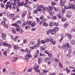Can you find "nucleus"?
Here are the masks:
<instances>
[{
  "label": "nucleus",
  "instance_id": "18",
  "mask_svg": "<svg viewBox=\"0 0 75 75\" xmlns=\"http://www.w3.org/2000/svg\"><path fill=\"white\" fill-rule=\"evenodd\" d=\"M74 6V5L73 4H70L69 6V7L70 8H72V9L75 10V5Z\"/></svg>",
  "mask_w": 75,
  "mask_h": 75
},
{
  "label": "nucleus",
  "instance_id": "19",
  "mask_svg": "<svg viewBox=\"0 0 75 75\" xmlns=\"http://www.w3.org/2000/svg\"><path fill=\"white\" fill-rule=\"evenodd\" d=\"M69 24L68 23L66 22L64 24V27L66 28V27H68V26H69Z\"/></svg>",
  "mask_w": 75,
  "mask_h": 75
},
{
  "label": "nucleus",
  "instance_id": "44",
  "mask_svg": "<svg viewBox=\"0 0 75 75\" xmlns=\"http://www.w3.org/2000/svg\"><path fill=\"white\" fill-rule=\"evenodd\" d=\"M48 55L50 57V58H51V57H53L52 54L50 53H48Z\"/></svg>",
  "mask_w": 75,
  "mask_h": 75
},
{
  "label": "nucleus",
  "instance_id": "55",
  "mask_svg": "<svg viewBox=\"0 0 75 75\" xmlns=\"http://www.w3.org/2000/svg\"><path fill=\"white\" fill-rule=\"evenodd\" d=\"M9 16L10 17H13L14 16V15L13 14H10L9 15Z\"/></svg>",
  "mask_w": 75,
  "mask_h": 75
},
{
  "label": "nucleus",
  "instance_id": "63",
  "mask_svg": "<svg viewBox=\"0 0 75 75\" xmlns=\"http://www.w3.org/2000/svg\"><path fill=\"white\" fill-rule=\"evenodd\" d=\"M35 53L37 54H39V50H36L35 51Z\"/></svg>",
  "mask_w": 75,
  "mask_h": 75
},
{
  "label": "nucleus",
  "instance_id": "53",
  "mask_svg": "<svg viewBox=\"0 0 75 75\" xmlns=\"http://www.w3.org/2000/svg\"><path fill=\"white\" fill-rule=\"evenodd\" d=\"M3 40H0V45H1L3 44Z\"/></svg>",
  "mask_w": 75,
  "mask_h": 75
},
{
  "label": "nucleus",
  "instance_id": "58",
  "mask_svg": "<svg viewBox=\"0 0 75 75\" xmlns=\"http://www.w3.org/2000/svg\"><path fill=\"white\" fill-rule=\"evenodd\" d=\"M71 44H75V40H72L71 41Z\"/></svg>",
  "mask_w": 75,
  "mask_h": 75
},
{
  "label": "nucleus",
  "instance_id": "23",
  "mask_svg": "<svg viewBox=\"0 0 75 75\" xmlns=\"http://www.w3.org/2000/svg\"><path fill=\"white\" fill-rule=\"evenodd\" d=\"M8 50H6V51H4L3 52V54L5 56H7V52H8Z\"/></svg>",
  "mask_w": 75,
  "mask_h": 75
},
{
  "label": "nucleus",
  "instance_id": "33",
  "mask_svg": "<svg viewBox=\"0 0 75 75\" xmlns=\"http://www.w3.org/2000/svg\"><path fill=\"white\" fill-rule=\"evenodd\" d=\"M46 21H47V19H46V18H44L43 20H42L43 24L45 23Z\"/></svg>",
  "mask_w": 75,
  "mask_h": 75
},
{
  "label": "nucleus",
  "instance_id": "8",
  "mask_svg": "<svg viewBox=\"0 0 75 75\" xmlns=\"http://www.w3.org/2000/svg\"><path fill=\"white\" fill-rule=\"evenodd\" d=\"M1 37L3 40H6V34L5 33H3L1 34Z\"/></svg>",
  "mask_w": 75,
  "mask_h": 75
},
{
  "label": "nucleus",
  "instance_id": "13",
  "mask_svg": "<svg viewBox=\"0 0 75 75\" xmlns=\"http://www.w3.org/2000/svg\"><path fill=\"white\" fill-rule=\"evenodd\" d=\"M13 47L14 50H16V51H18V50H20V49H19V47L17 45H14L13 46Z\"/></svg>",
  "mask_w": 75,
  "mask_h": 75
},
{
  "label": "nucleus",
  "instance_id": "17",
  "mask_svg": "<svg viewBox=\"0 0 75 75\" xmlns=\"http://www.w3.org/2000/svg\"><path fill=\"white\" fill-rule=\"evenodd\" d=\"M66 35H68V38L70 40H71L72 37V35L71 34H69L68 35V33H66Z\"/></svg>",
  "mask_w": 75,
  "mask_h": 75
},
{
  "label": "nucleus",
  "instance_id": "52",
  "mask_svg": "<svg viewBox=\"0 0 75 75\" xmlns=\"http://www.w3.org/2000/svg\"><path fill=\"white\" fill-rule=\"evenodd\" d=\"M65 9H63L62 11V14H64V13H65Z\"/></svg>",
  "mask_w": 75,
  "mask_h": 75
},
{
  "label": "nucleus",
  "instance_id": "29",
  "mask_svg": "<svg viewBox=\"0 0 75 75\" xmlns=\"http://www.w3.org/2000/svg\"><path fill=\"white\" fill-rule=\"evenodd\" d=\"M35 24H36V23L35 22H33L31 25L32 27H34L35 25Z\"/></svg>",
  "mask_w": 75,
  "mask_h": 75
},
{
  "label": "nucleus",
  "instance_id": "36",
  "mask_svg": "<svg viewBox=\"0 0 75 75\" xmlns=\"http://www.w3.org/2000/svg\"><path fill=\"white\" fill-rule=\"evenodd\" d=\"M48 25V24L47 23H43V26H45V27H47Z\"/></svg>",
  "mask_w": 75,
  "mask_h": 75
},
{
  "label": "nucleus",
  "instance_id": "40",
  "mask_svg": "<svg viewBox=\"0 0 75 75\" xmlns=\"http://www.w3.org/2000/svg\"><path fill=\"white\" fill-rule=\"evenodd\" d=\"M48 72V70H42V72L43 73H44H44H46V74H47Z\"/></svg>",
  "mask_w": 75,
  "mask_h": 75
},
{
  "label": "nucleus",
  "instance_id": "9",
  "mask_svg": "<svg viewBox=\"0 0 75 75\" xmlns=\"http://www.w3.org/2000/svg\"><path fill=\"white\" fill-rule=\"evenodd\" d=\"M50 34L52 35L55 34H56V31L54 29L52 30L50 29Z\"/></svg>",
  "mask_w": 75,
  "mask_h": 75
},
{
  "label": "nucleus",
  "instance_id": "51",
  "mask_svg": "<svg viewBox=\"0 0 75 75\" xmlns=\"http://www.w3.org/2000/svg\"><path fill=\"white\" fill-rule=\"evenodd\" d=\"M44 7V5H40L39 8H42Z\"/></svg>",
  "mask_w": 75,
  "mask_h": 75
},
{
  "label": "nucleus",
  "instance_id": "37",
  "mask_svg": "<svg viewBox=\"0 0 75 75\" xmlns=\"http://www.w3.org/2000/svg\"><path fill=\"white\" fill-rule=\"evenodd\" d=\"M52 19H53V20H57V18L55 16H53L52 17Z\"/></svg>",
  "mask_w": 75,
  "mask_h": 75
},
{
  "label": "nucleus",
  "instance_id": "22",
  "mask_svg": "<svg viewBox=\"0 0 75 75\" xmlns=\"http://www.w3.org/2000/svg\"><path fill=\"white\" fill-rule=\"evenodd\" d=\"M18 59V57H14L13 60H12L13 62H16L17 60Z\"/></svg>",
  "mask_w": 75,
  "mask_h": 75
},
{
  "label": "nucleus",
  "instance_id": "14",
  "mask_svg": "<svg viewBox=\"0 0 75 75\" xmlns=\"http://www.w3.org/2000/svg\"><path fill=\"white\" fill-rule=\"evenodd\" d=\"M6 21H7V19H6V18H3L2 19V21L1 23V24H2V25H4V24Z\"/></svg>",
  "mask_w": 75,
  "mask_h": 75
},
{
  "label": "nucleus",
  "instance_id": "28",
  "mask_svg": "<svg viewBox=\"0 0 75 75\" xmlns=\"http://www.w3.org/2000/svg\"><path fill=\"white\" fill-rule=\"evenodd\" d=\"M21 20H19L17 21L16 23H15V24H21Z\"/></svg>",
  "mask_w": 75,
  "mask_h": 75
},
{
  "label": "nucleus",
  "instance_id": "11",
  "mask_svg": "<svg viewBox=\"0 0 75 75\" xmlns=\"http://www.w3.org/2000/svg\"><path fill=\"white\" fill-rule=\"evenodd\" d=\"M57 16L58 18H59V19H61V18L62 17H63L64 16V15L62 13L57 14Z\"/></svg>",
  "mask_w": 75,
  "mask_h": 75
},
{
  "label": "nucleus",
  "instance_id": "24",
  "mask_svg": "<svg viewBox=\"0 0 75 75\" xmlns=\"http://www.w3.org/2000/svg\"><path fill=\"white\" fill-rule=\"evenodd\" d=\"M54 25L56 27L58 26V25H59V23H58V22H54Z\"/></svg>",
  "mask_w": 75,
  "mask_h": 75
},
{
  "label": "nucleus",
  "instance_id": "41",
  "mask_svg": "<svg viewBox=\"0 0 75 75\" xmlns=\"http://www.w3.org/2000/svg\"><path fill=\"white\" fill-rule=\"evenodd\" d=\"M50 33H51V29H50L47 31L46 33L47 34H50Z\"/></svg>",
  "mask_w": 75,
  "mask_h": 75
},
{
  "label": "nucleus",
  "instance_id": "42",
  "mask_svg": "<svg viewBox=\"0 0 75 75\" xmlns=\"http://www.w3.org/2000/svg\"><path fill=\"white\" fill-rule=\"evenodd\" d=\"M18 36H15V38L13 39L14 41H16L17 40V39L18 38Z\"/></svg>",
  "mask_w": 75,
  "mask_h": 75
},
{
  "label": "nucleus",
  "instance_id": "7",
  "mask_svg": "<svg viewBox=\"0 0 75 75\" xmlns=\"http://www.w3.org/2000/svg\"><path fill=\"white\" fill-rule=\"evenodd\" d=\"M28 49L27 48L25 50V52H27V53H28V54H26L25 56V57L26 60H28Z\"/></svg>",
  "mask_w": 75,
  "mask_h": 75
},
{
  "label": "nucleus",
  "instance_id": "46",
  "mask_svg": "<svg viewBox=\"0 0 75 75\" xmlns=\"http://www.w3.org/2000/svg\"><path fill=\"white\" fill-rule=\"evenodd\" d=\"M42 8V10H43V11H45V10H48V9L47 8H46V7H43Z\"/></svg>",
  "mask_w": 75,
  "mask_h": 75
},
{
  "label": "nucleus",
  "instance_id": "61",
  "mask_svg": "<svg viewBox=\"0 0 75 75\" xmlns=\"http://www.w3.org/2000/svg\"><path fill=\"white\" fill-rule=\"evenodd\" d=\"M44 18V16L43 15H41L40 17V20H42Z\"/></svg>",
  "mask_w": 75,
  "mask_h": 75
},
{
  "label": "nucleus",
  "instance_id": "34",
  "mask_svg": "<svg viewBox=\"0 0 75 75\" xmlns=\"http://www.w3.org/2000/svg\"><path fill=\"white\" fill-rule=\"evenodd\" d=\"M41 57L42 56H44V57H45V54L43 53H40V57Z\"/></svg>",
  "mask_w": 75,
  "mask_h": 75
},
{
  "label": "nucleus",
  "instance_id": "60",
  "mask_svg": "<svg viewBox=\"0 0 75 75\" xmlns=\"http://www.w3.org/2000/svg\"><path fill=\"white\" fill-rule=\"evenodd\" d=\"M54 61L55 62H59V60L58 59L55 58L54 59Z\"/></svg>",
  "mask_w": 75,
  "mask_h": 75
},
{
  "label": "nucleus",
  "instance_id": "39",
  "mask_svg": "<svg viewBox=\"0 0 75 75\" xmlns=\"http://www.w3.org/2000/svg\"><path fill=\"white\" fill-rule=\"evenodd\" d=\"M41 8H40L39 7H38L37 8V9L38 11H39V12H40V11H41V9H40Z\"/></svg>",
  "mask_w": 75,
  "mask_h": 75
},
{
  "label": "nucleus",
  "instance_id": "47",
  "mask_svg": "<svg viewBox=\"0 0 75 75\" xmlns=\"http://www.w3.org/2000/svg\"><path fill=\"white\" fill-rule=\"evenodd\" d=\"M48 11H49V10H53V9L52 8V7L51 6H49V9H48Z\"/></svg>",
  "mask_w": 75,
  "mask_h": 75
},
{
  "label": "nucleus",
  "instance_id": "62",
  "mask_svg": "<svg viewBox=\"0 0 75 75\" xmlns=\"http://www.w3.org/2000/svg\"><path fill=\"white\" fill-rule=\"evenodd\" d=\"M28 57H29V59L30 58H31L32 57V55L31 54L29 53V54L28 55Z\"/></svg>",
  "mask_w": 75,
  "mask_h": 75
},
{
  "label": "nucleus",
  "instance_id": "15",
  "mask_svg": "<svg viewBox=\"0 0 75 75\" xmlns=\"http://www.w3.org/2000/svg\"><path fill=\"white\" fill-rule=\"evenodd\" d=\"M37 46L36 45L34 46H32V47H30V50L29 51V53H30L31 52V50H33V49H34V48H35L37 47Z\"/></svg>",
  "mask_w": 75,
  "mask_h": 75
},
{
  "label": "nucleus",
  "instance_id": "10",
  "mask_svg": "<svg viewBox=\"0 0 75 75\" xmlns=\"http://www.w3.org/2000/svg\"><path fill=\"white\" fill-rule=\"evenodd\" d=\"M69 51V53L68 54H67V56H69V57H71V53H72V49H71V48H70L68 50Z\"/></svg>",
  "mask_w": 75,
  "mask_h": 75
},
{
  "label": "nucleus",
  "instance_id": "25",
  "mask_svg": "<svg viewBox=\"0 0 75 75\" xmlns=\"http://www.w3.org/2000/svg\"><path fill=\"white\" fill-rule=\"evenodd\" d=\"M54 23L52 22V21H51L50 23H49V26L50 27H52L54 25Z\"/></svg>",
  "mask_w": 75,
  "mask_h": 75
},
{
  "label": "nucleus",
  "instance_id": "59",
  "mask_svg": "<svg viewBox=\"0 0 75 75\" xmlns=\"http://www.w3.org/2000/svg\"><path fill=\"white\" fill-rule=\"evenodd\" d=\"M64 8L65 9H68L69 8V6H65L64 7Z\"/></svg>",
  "mask_w": 75,
  "mask_h": 75
},
{
  "label": "nucleus",
  "instance_id": "43",
  "mask_svg": "<svg viewBox=\"0 0 75 75\" xmlns=\"http://www.w3.org/2000/svg\"><path fill=\"white\" fill-rule=\"evenodd\" d=\"M27 24V22H25L23 23V24L22 25V27H23L24 25H26Z\"/></svg>",
  "mask_w": 75,
  "mask_h": 75
},
{
  "label": "nucleus",
  "instance_id": "35",
  "mask_svg": "<svg viewBox=\"0 0 75 75\" xmlns=\"http://www.w3.org/2000/svg\"><path fill=\"white\" fill-rule=\"evenodd\" d=\"M59 67H60L62 68H63V65H62V64H61V63H59Z\"/></svg>",
  "mask_w": 75,
  "mask_h": 75
},
{
  "label": "nucleus",
  "instance_id": "38",
  "mask_svg": "<svg viewBox=\"0 0 75 75\" xmlns=\"http://www.w3.org/2000/svg\"><path fill=\"white\" fill-rule=\"evenodd\" d=\"M34 58H37L38 57V54H34Z\"/></svg>",
  "mask_w": 75,
  "mask_h": 75
},
{
  "label": "nucleus",
  "instance_id": "2",
  "mask_svg": "<svg viewBox=\"0 0 75 75\" xmlns=\"http://www.w3.org/2000/svg\"><path fill=\"white\" fill-rule=\"evenodd\" d=\"M69 43L68 42L67 43V44L63 45L62 46V48L64 49V51H66L67 50V49L69 48H71V47H70Z\"/></svg>",
  "mask_w": 75,
  "mask_h": 75
},
{
  "label": "nucleus",
  "instance_id": "26",
  "mask_svg": "<svg viewBox=\"0 0 75 75\" xmlns=\"http://www.w3.org/2000/svg\"><path fill=\"white\" fill-rule=\"evenodd\" d=\"M18 6L19 7H20V6H23V2H21V3L19 2L18 3Z\"/></svg>",
  "mask_w": 75,
  "mask_h": 75
},
{
  "label": "nucleus",
  "instance_id": "16",
  "mask_svg": "<svg viewBox=\"0 0 75 75\" xmlns=\"http://www.w3.org/2000/svg\"><path fill=\"white\" fill-rule=\"evenodd\" d=\"M38 64H40L41 63V61H42V59L41 58L39 57L38 59Z\"/></svg>",
  "mask_w": 75,
  "mask_h": 75
},
{
  "label": "nucleus",
  "instance_id": "45",
  "mask_svg": "<svg viewBox=\"0 0 75 75\" xmlns=\"http://www.w3.org/2000/svg\"><path fill=\"white\" fill-rule=\"evenodd\" d=\"M30 45H35V43H34V41H32L30 42Z\"/></svg>",
  "mask_w": 75,
  "mask_h": 75
},
{
  "label": "nucleus",
  "instance_id": "5",
  "mask_svg": "<svg viewBox=\"0 0 75 75\" xmlns=\"http://www.w3.org/2000/svg\"><path fill=\"white\" fill-rule=\"evenodd\" d=\"M3 45L4 46L7 47L9 48H11L12 45H10L6 42H4L3 44Z\"/></svg>",
  "mask_w": 75,
  "mask_h": 75
},
{
  "label": "nucleus",
  "instance_id": "56",
  "mask_svg": "<svg viewBox=\"0 0 75 75\" xmlns=\"http://www.w3.org/2000/svg\"><path fill=\"white\" fill-rule=\"evenodd\" d=\"M23 42L24 44H25L27 42V39H25L23 40Z\"/></svg>",
  "mask_w": 75,
  "mask_h": 75
},
{
  "label": "nucleus",
  "instance_id": "48",
  "mask_svg": "<svg viewBox=\"0 0 75 75\" xmlns=\"http://www.w3.org/2000/svg\"><path fill=\"white\" fill-rule=\"evenodd\" d=\"M41 44H44L45 43V41L44 40H42L41 41Z\"/></svg>",
  "mask_w": 75,
  "mask_h": 75
},
{
  "label": "nucleus",
  "instance_id": "32",
  "mask_svg": "<svg viewBox=\"0 0 75 75\" xmlns=\"http://www.w3.org/2000/svg\"><path fill=\"white\" fill-rule=\"evenodd\" d=\"M61 18L62 19V21H65V20H67V18H63V17H62V18Z\"/></svg>",
  "mask_w": 75,
  "mask_h": 75
},
{
  "label": "nucleus",
  "instance_id": "30",
  "mask_svg": "<svg viewBox=\"0 0 75 75\" xmlns=\"http://www.w3.org/2000/svg\"><path fill=\"white\" fill-rule=\"evenodd\" d=\"M27 12L24 11L23 12V13L22 15V17H24V16H25V15H26V14H27Z\"/></svg>",
  "mask_w": 75,
  "mask_h": 75
},
{
  "label": "nucleus",
  "instance_id": "12",
  "mask_svg": "<svg viewBox=\"0 0 75 75\" xmlns=\"http://www.w3.org/2000/svg\"><path fill=\"white\" fill-rule=\"evenodd\" d=\"M60 5L61 6H65V1L63 0H60Z\"/></svg>",
  "mask_w": 75,
  "mask_h": 75
},
{
  "label": "nucleus",
  "instance_id": "20",
  "mask_svg": "<svg viewBox=\"0 0 75 75\" xmlns=\"http://www.w3.org/2000/svg\"><path fill=\"white\" fill-rule=\"evenodd\" d=\"M48 12L49 13V14L51 16H52L54 15V13L52 11L50 10H49Z\"/></svg>",
  "mask_w": 75,
  "mask_h": 75
},
{
  "label": "nucleus",
  "instance_id": "64",
  "mask_svg": "<svg viewBox=\"0 0 75 75\" xmlns=\"http://www.w3.org/2000/svg\"><path fill=\"white\" fill-rule=\"evenodd\" d=\"M56 75V73H55V72L53 73H51L49 74V75Z\"/></svg>",
  "mask_w": 75,
  "mask_h": 75
},
{
  "label": "nucleus",
  "instance_id": "57",
  "mask_svg": "<svg viewBox=\"0 0 75 75\" xmlns=\"http://www.w3.org/2000/svg\"><path fill=\"white\" fill-rule=\"evenodd\" d=\"M40 50H41L42 51H44V50H45V48L44 47H41Z\"/></svg>",
  "mask_w": 75,
  "mask_h": 75
},
{
  "label": "nucleus",
  "instance_id": "21",
  "mask_svg": "<svg viewBox=\"0 0 75 75\" xmlns=\"http://www.w3.org/2000/svg\"><path fill=\"white\" fill-rule=\"evenodd\" d=\"M50 59H51V58H50L49 57H46L45 59V61L47 62Z\"/></svg>",
  "mask_w": 75,
  "mask_h": 75
},
{
  "label": "nucleus",
  "instance_id": "49",
  "mask_svg": "<svg viewBox=\"0 0 75 75\" xmlns=\"http://www.w3.org/2000/svg\"><path fill=\"white\" fill-rule=\"evenodd\" d=\"M51 4L52 6H55V5H56L57 4V3L54 2L53 1L52 2Z\"/></svg>",
  "mask_w": 75,
  "mask_h": 75
},
{
  "label": "nucleus",
  "instance_id": "27",
  "mask_svg": "<svg viewBox=\"0 0 75 75\" xmlns=\"http://www.w3.org/2000/svg\"><path fill=\"white\" fill-rule=\"evenodd\" d=\"M10 8H11V9L12 10L14 11L16 9V7L14 6H11V7Z\"/></svg>",
  "mask_w": 75,
  "mask_h": 75
},
{
  "label": "nucleus",
  "instance_id": "4",
  "mask_svg": "<svg viewBox=\"0 0 75 75\" xmlns=\"http://www.w3.org/2000/svg\"><path fill=\"white\" fill-rule=\"evenodd\" d=\"M40 67L39 65H37L35 67H34V69L35 71L36 72H40V71L39 70Z\"/></svg>",
  "mask_w": 75,
  "mask_h": 75
},
{
  "label": "nucleus",
  "instance_id": "1",
  "mask_svg": "<svg viewBox=\"0 0 75 75\" xmlns=\"http://www.w3.org/2000/svg\"><path fill=\"white\" fill-rule=\"evenodd\" d=\"M11 26H15V27L16 28V30L17 32L19 31V33H22L23 30H22V29L20 28V26L18 25V24L16 23L12 24H11Z\"/></svg>",
  "mask_w": 75,
  "mask_h": 75
},
{
  "label": "nucleus",
  "instance_id": "3",
  "mask_svg": "<svg viewBox=\"0 0 75 75\" xmlns=\"http://www.w3.org/2000/svg\"><path fill=\"white\" fill-rule=\"evenodd\" d=\"M13 5V2H8L6 3V5L5 6H6V9L7 10L8 8H11V6Z\"/></svg>",
  "mask_w": 75,
  "mask_h": 75
},
{
  "label": "nucleus",
  "instance_id": "31",
  "mask_svg": "<svg viewBox=\"0 0 75 75\" xmlns=\"http://www.w3.org/2000/svg\"><path fill=\"white\" fill-rule=\"evenodd\" d=\"M54 40H53V38L51 37H50L49 38V41H50V42H52Z\"/></svg>",
  "mask_w": 75,
  "mask_h": 75
},
{
  "label": "nucleus",
  "instance_id": "50",
  "mask_svg": "<svg viewBox=\"0 0 75 75\" xmlns=\"http://www.w3.org/2000/svg\"><path fill=\"white\" fill-rule=\"evenodd\" d=\"M36 20H37V22H38V23H40V18H39L38 17H37Z\"/></svg>",
  "mask_w": 75,
  "mask_h": 75
},
{
  "label": "nucleus",
  "instance_id": "6",
  "mask_svg": "<svg viewBox=\"0 0 75 75\" xmlns=\"http://www.w3.org/2000/svg\"><path fill=\"white\" fill-rule=\"evenodd\" d=\"M28 0H25V1L23 2V4L25 6V7H28Z\"/></svg>",
  "mask_w": 75,
  "mask_h": 75
},
{
  "label": "nucleus",
  "instance_id": "54",
  "mask_svg": "<svg viewBox=\"0 0 75 75\" xmlns=\"http://www.w3.org/2000/svg\"><path fill=\"white\" fill-rule=\"evenodd\" d=\"M66 70L67 73H69V72H70V71L68 68H66Z\"/></svg>",
  "mask_w": 75,
  "mask_h": 75
}]
</instances>
